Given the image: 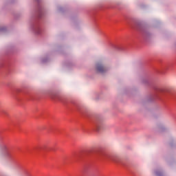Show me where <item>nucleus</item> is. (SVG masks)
<instances>
[{
	"mask_svg": "<svg viewBox=\"0 0 176 176\" xmlns=\"http://www.w3.org/2000/svg\"><path fill=\"white\" fill-rule=\"evenodd\" d=\"M96 69L98 72H100V74H104V72H107V71H108V68L102 65L101 63H98L96 65Z\"/></svg>",
	"mask_w": 176,
	"mask_h": 176,
	"instance_id": "f257e3e1",
	"label": "nucleus"
},
{
	"mask_svg": "<svg viewBox=\"0 0 176 176\" xmlns=\"http://www.w3.org/2000/svg\"><path fill=\"white\" fill-rule=\"evenodd\" d=\"M96 127H97L98 130H100V129L101 127V125L100 124V123L96 124Z\"/></svg>",
	"mask_w": 176,
	"mask_h": 176,
	"instance_id": "f03ea898",
	"label": "nucleus"
},
{
	"mask_svg": "<svg viewBox=\"0 0 176 176\" xmlns=\"http://www.w3.org/2000/svg\"><path fill=\"white\" fill-rule=\"evenodd\" d=\"M109 159H110V160H113V162H116V160H115V157H109Z\"/></svg>",
	"mask_w": 176,
	"mask_h": 176,
	"instance_id": "7ed1b4c3",
	"label": "nucleus"
},
{
	"mask_svg": "<svg viewBox=\"0 0 176 176\" xmlns=\"http://www.w3.org/2000/svg\"><path fill=\"white\" fill-rule=\"evenodd\" d=\"M3 156H5L6 157H8V156H9V153L8 152L4 153Z\"/></svg>",
	"mask_w": 176,
	"mask_h": 176,
	"instance_id": "20e7f679",
	"label": "nucleus"
},
{
	"mask_svg": "<svg viewBox=\"0 0 176 176\" xmlns=\"http://www.w3.org/2000/svg\"><path fill=\"white\" fill-rule=\"evenodd\" d=\"M51 98H54V96L53 95L50 96Z\"/></svg>",
	"mask_w": 176,
	"mask_h": 176,
	"instance_id": "39448f33",
	"label": "nucleus"
}]
</instances>
